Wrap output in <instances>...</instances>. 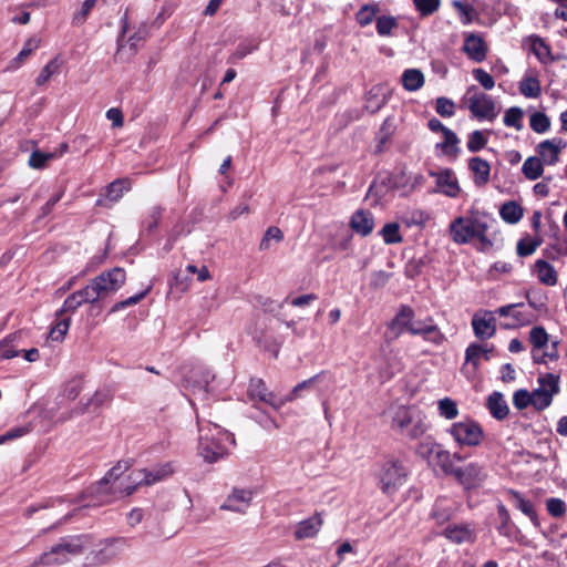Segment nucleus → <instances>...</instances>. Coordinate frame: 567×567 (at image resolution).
Instances as JSON below:
<instances>
[{"instance_id": "nucleus-1", "label": "nucleus", "mask_w": 567, "mask_h": 567, "mask_svg": "<svg viewBox=\"0 0 567 567\" xmlns=\"http://www.w3.org/2000/svg\"><path fill=\"white\" fill-rule=\"evenodd\" d=\"M493 224L494 218L491 214L471 210L468 214L453 219L449 230L454 243L463 245L477 238L480 240V249L485 251L493 248V241L486 236L487 229Z\"/></svg>"}, {"instance_id": "nucleus-2", "label": "nucleus", "mask_w": 567, "mask_h": 567, "mask_svg": "<svg viewBox=\"0 0 567 567\" xmlns=\"http://www.w3.org/2000/svg\"><path fill=\"white\" fill-rule=\"evenodd\" d=\"M197 423L199 455L206 462H217L228 453V445L234 443L233 435L210 422H203L198 419Z\"/></svg>"}, {"instance_id": "nucleus-3", "label": "nucleus", "mask_w": 567, "mask_h": 567, "mask_svg": "<svg viewBox=\"0 0 567 567\" xmlns=\"http://www.w3.org/2000/svg\"><path fill=\"white\" fill-rule=\"evenodd\" d=\"M130 468L127 461H120L114 465L104 477L97 483L91 485L86 491V497L90 498L89 506H100L112 501L124 497L120 477Z\"/></svg>"}, {"instance_id": "nucleus-4", "label": "nucleus", "mask_w": 567, "mask_h": 567, "mask_svg": "<svg viewBox=\"0 0 567 567\" xmlns=\"http://www.w3.org/2000/svg\"><path fill=\"white\" fill-rule=\"evenodd\" d=\"M391 429L410 440H416L426 433L429 423L419 408L398 405L391 411Z\"/></svg>"}, {"instance_id": "nucleus-5", "label": "nucleus", "mask_w": 567, "mask_h": 567, "mask_svg": "<svg viewBox=\"0 0 567 567\" xmlns=\"http://www.w3.org/2000/svg\"><path fill=\"white\" fill-rule=\"evenodd\" d=\"M89 542L85 536H78L72 538L62 539L59 544L53 546L49 551L44 553L34 560L31 567L55 566L69 561L72 557L83 553L87 547Z\"/></svg>"}, {"instance_id": "nucleus-6", "label": "nucleus", "mask_w": 567, "mask_h": 567, "mask_svg": "<svg viewBox=\"0 0 567 567\" xmlns=\"http://www.w3.org/2000/svg\"><path fill=\"white\" fill-rule=\"evenodd\" d=\"M125 270L121 267H114L102 271L86 286L89 287L91 297L93 296L94 300L99 301L100 299H105L115 295L125 285Z\"/></svg>"}, {"instance_id": "nucleus-7", "label": "nucleus", "mask_w": 567, "mask_h": 567, "mask_svg": "<svg viewBox=\"0 0 567 567\" xmlns=\"http://www.w3.org/2000/svg\"><path fill=\"white\" fill-rule=\"evenodd\" d=\"M377 476L381 491L392 495L405 483L408 472L398 458L388 456L380 464Z\"/></svg>"}, {"instance_id": "nucleus-8", "label": "nucleus", "mask_w": 567, "mask_h": 567, "mask_svg": "<svg viewBox=\"0 0 567 567\" xmlns=\"http://www.w3.org/2000/svg\"><path fill=\"white\" fill-rule=\"evenodd\" d=\"M461 105L478 120H491L494 116L495 103L493 97L476 86L467 89L462 97Z\"/></svg>"}, {"instance_id": "nucleus-9", "label": "nucleus", "mask_w": 567, "mask_h": 567, "mask_svg": "<svg viewBox=\"0 0 567 567\" xmlns=\"http://www.w3.org/2000/svg\"><path fill=\"white\" fill-rule=\"evenodd\" d=\"M456 444L464 446H476L483 439V430L475 421L465 419L455 422L447 430Z\"/></svg>"}, {"instance_id": "nucleus-10", "label": "nucleus", "mask_w": 567, "mask_h": 567, "mask_svg": "<svg viewBox=\"0 0 567 567\" xmlns=\"http://www.w3.org/2000/svg\"><path fill=\"white\" fill-rule=\"evenodd\" d=\"M100 546L87 556L91 565H106L116 559L126 546V539L123 537L106 538L101 542Z\"/></svg>"}, {"instance_id": "nucleus-11", "label": "nucleus", "mask_w": 567, "mask_h": 567, "mask_svg": "<svg viewBox=\"0 0 567 567\" xmlns=\"http://www.w3.org/2000/svg\"><path fill=\"white\" fill-rule=\"evenodd\" d=\"M498 317L507 319L505 322H498V326L505 329L522 327L532 321V313L525 309L523 303L499 307Z\"/></svg>"}, {"instance_id": "nucleus-12", "label": "nucleus", "mask_w": 567, "mask_h": 567, "mask_svg": "<svg viewBox=\"0 0 567 567\" xmlns=\"http://www.w3.org/2000/svg\"><path fill=\"white\" fill-rule=\"evenodd\" d=\"M493 347L482 343H471L465 351V362L462 367L463 373L471 375L476 368L484 361L491 360L493 355Z\"/></svg>"}, {"instance_id": "nucleus-13", "label": "nucleus", "mask_w": 567, "mask_h": 567, "mask_svg": "<svg viewBox=\"0 0 567 567\" xmlns=\"http://www.w3.org/2000/svg\"><path fill=\"white\" fill-rule=\"evenodd\" d=\"M409 333L421 336L425 341L435 346H440L444 341V334L432 318L414 319Z\"/></svg>"}, {"instance_id": "nucleus-14", "label": "nucleus", "mask_w": 567, "mask_h": 567, "mask_svg": "<svg viewBox=\"0 0 567 567\" xmlns=\"http://www.w3.org/2000/svg\"><path fill=\"white\" fill-rule=\"evenodd\" d=\"M475 336L485 340L494 336L496 331V317L493 311L480 310L472 319Z\"/></svg>"}, {"instance_id": "nucleus-15", "label": "nucleus", "mask_w": 567, "mask_h": 567, "mask_svg": "<svg viewBox=\"0 0 567 567\" xmlns=\"http://www.w3.org/2000/svg\"><path fill=\"white\" fill-rule=\"evenodd\" d=\"M454 476L464 487L471 488L481 485L487 473L477 463H470L464 467H457Z\"/></svg>"}, {"instance_id": "nucleus-16", "label": "nucleus", "mask_w": 567, "mask_h": 567, "mask_svg": "<svg viewBox=\"0 0 567 567\" xmlns=\"http://www.w3.org/2000/svg\"><path fill=\"white\" fill-rule=\"evenodd\" d=\"M252 497L251 489L234 488L221 504L220 509L244 514L250 506Z\"/></svg>"}, {"instance_id": "nucleus-17", "label": "nucleus", "mask_w": 567, "mask_h": 567, "mask_svg": "<svg viewBox=\"0 0 567 567\" xmlns=\"http://www.w3.org/2000/svg\"><path fill=\"white\" fill-rule=\"evenodd\" d=\"M247 393L251 400L265 402L275 409H279L285 404V399H278L272 392H269L261 379H251Z\"/></svg>"}, {"instance_id": "nucleus-18", "label": "nucleus", "mask_w": 567, "mask_h": 567, "mask_svg": "<svg viewBox=\"0 0 567 567\" xmlns=\"http://www.w3.org/2000/svg\"><path fill=\"white\" fill-rule=\"evenodd\" d=\"M322 525H323V519L321 517V514L316 513L311 517H308V518L299 522L295 526L293 536L297 540L313 538L315 536L318 535Z\"/></svg>"}, {"instance_id": "nucleus-19", "label": "nucleus", "mask_w": 567, "mask_h": 567, "mask_svg": "<svg viewBox=\"0 0 567 567\" xmlns=\"http://www.w3.org/2000/svg\"><path fill=\"white\" fill-rule=\"evenodd\" d=\"M112 400V393L110 390L101 389L96 390L94 394L86 400V402H81L74 410L76 415L84 414L86 412H93L103 405L107 404Z\"/></svg>"}, {"instance_id": "nucleus-20", "label": "nucleus", "mask_w": 567, "mask_h": 567, "mask_svg": "<svg viewBox=\"0 0 567 567\" xmlns=\"http://www.w3.org/2000/svg\"><path fill=\"white\" fill-rule=\"evenodd\" d=\"M147 468H136L130 472L126 477H120V484L122 486V495L128 496L138 486H147Z\"/></svg>"}, {"instance_id": "nucleus-21", "label": "nucleus", "mask_w": 567, "mask_h": 567, "mask_svg": "<svg viewBox=\"0 0 567 567\" xmlns=\"http://www.w3.org/2000/svg\"><path fill=\"white\" fill-rule=\"evenodd\" d=\"M463 51L471 60L482 62L486 56L487 47L480 35L471 33L465 38Z\"/></svg>"}, {"instance_id": "nucleus-22", "label": "nucleus", "mask_w": 567, "mask_h": 567, "mask_svg": "<svg viewBox=\"0 0 567 567\" xmlns=\"http://www.w3.org/2000/svg\"><path fill=\"white\" fill-rule=\"evenodd\" d=\"M436 178V185L440 190L450 197H456L460 193V186L454 173L451 169H444L439 173H430Z\"/></svg>"}, {"instance_id": "nucleus-23", "label": "nucleus", "mask_w": 567, "mask_h": 567, "mask_svg": "<svg viewBox=\"0 0 567 567\" xmlns=\"http://www.w3.org/2000/svg\"><path fill=\"white\" fill-rule=\"evenodd\" d=\"M532 271L543 285L551 287L558 281L555 267L545 259H537Z\"/></svg>"}, {"instance_id": "nucleus-24", "label": "nucleus", "mask_w": 567, "mask_h": 567, "mask_svg": "<svg viewBox=\"0 0 567 567\" xmlns=\"http://www.w3.org/2000/svg\"><path fill=\"white\" fill-rule=\"evenodd\" d=\"M350 226L357 234L368 236L373 230V216L369 210L359 209L352 215Z\"/></svg>"}, {"instance_id": "nucleus-25", "label": "nucleus", "mask_w": 567, "mask_h": 567, "mask_svg": "<svg viewBox=\"0 0 567 567\" xmlns=\"http://www.w3.org/2000/svg\"><path fill=\"white\" fill-rule=\"evenodd\" d=\"M330 382V374L327 371H321L320 373L303 380L302 382L298 383L284 399L286 402H291L300 396V392L305 389H313L318 384L323 382Z\"/></svg>"}, {"instance_id": "nucleus-26", "label": "nucleus", "mask_w": 567, "mask_h": 567, "mask_svg": "<svg viewBox=\"0 0 567 567\" xmlns=\"http://www.w3.org/2000/svg\"><path fill=\"white\" fill-rule=\"evenodd\" d=\"M414 319L413 309L409 306H402L389 327L395 330L396 334L410 332Z\"/></svg>"}, {"instance_id": "nucleus-27", "label": "nucleus", "mask_w": 567, "mask_h": 567, "mask_svg": "<svg viewBox=\"0 0 567 567\" xmlns=\"http://www.w3.org/2000/svg\"><path fill=\"white\" fill-rule=\"evenodd\" d=\"M96 302L91 297V292L89 291V287L85 286L83 289L78 290L70 295L63 302V307L60 312H74L83 303H94Z\"/></svg>"}, {"instance_id": "nucleus-28", "label": "nucleus", "mask_w": 567, "mask_h": 567, "mask_svg": "<svg viewBox=\"0 0 567 567\" xmlns=\"http://www.w3.org/2000/svg\"><path fill=\"white\" fill-rule=\"evenodd\" d=\"M561 147V140H546L542 142L538 145V154L542 162L547 165H554L557 163Z\"/></svg>"}, {"instance_id": "nucleus-29", "label": "nucleus", "mask_w": 567, "mask_h": 567, "mask_svg": "<svg viewBox=\"0 0 567 567\" xmlns=\"http://www.w3.org/2000/svg\"><path fill=\"white\" fill-rule=\"evenodd\" d=\"M549 336L543 327H534L529 332V342L533 346L532 357L533 360H543L540 352L547 347Z\"/></svg>"}, {"instance_id": "nucleus-30", "label": "nucleus", "mask_w": 567, "mask_h": 567, "mask_svg": "<svg viewBox=\"0 0 567 567\" xmlns=\"http://www.w3.org/2000/svg\"><path fill=\"white\" fill-rule=\"evenodd\" d=\"M444 535L455 544L472 543L474 539L473 530L465 525H450L445 528Z\"/></svg>"}, {"instance_id": "nucleus-31", "label": "nucleus", "mask_w": 567, "mask_h": 567, "mask_svg": "<svg viewBox=\"0 0 567 567\" xmlns=\"http://www.w3.org/2000/svg\"><path fill=\"white\" fill-rule=\"evenodd\" d=\"M174 472L175 467L172 462H167L161 465H156L152 468H147V486L168 478L174 474Z\"/></svg>"}, {"instance_id": "nucleus-32", "label": "nucleus", "mask_w": 567, "mask_h": 567, "mask_svg": "<svg viewBox=\"0 0 567 567\" xmlns=\"http://www.w3.org/2000/svg\"><path fill=\"white\" fill-rule=\"evenodd\" d=\"M402 85L409 92L420 90L424 84V75L419 69H408L403 72Z\"/></svg>"}, {"instance_id": "nucleus-33", "label": "nucleus", "mask_w": 567, "mask_h": 567, "mask_svg": "<svg viewBox=\"0 0 567 567\" xmlns=\"http://www.w3.org/2000/svg\"><path fill=\"white\" fill-rule=\"evenodd\" d=\"M131 188V183L128 179L120 178L112 182L106 186L104 196L111 203L118 202L125 192Z\"/></svg>"}, {"instance_id": "nucleus-34", "label": "nucleus", "mask_w": 567, "mask_h": 567, "mask_svg": "<svg viewBox=\"0 0 567 567\" xmlns=\"http://www.w3.org/2000/svg\"><path fill=\"white\" fill-rule=\"evenodd\" d=\"M519 92L525 97L536 99L542 93V86L539 80L530 74L524 75L519 82Z\"/></svg>"}, {"instance_id": "nucleus-35", "label": "nucleus", "mask_w": 567, "mask_h": 567, "mask_svg": "<svg viewBox=\"0 0 567 567\" xmlns=\"http://www.w3.org/2000/svg\"><path fill=\"white\" fill-rule=\"evenodd\" d=\"M524 214L523 207L516 202H506L499 209V215L508 224H517Z\"/></svg>"}, {"instance_id": "nucleus-36", "label": "nucleus", "mask_w": 567, "mask_h": 567, "mask_svg": "<svg viewBox=\"0 0 567 567\" xmlns=\"http://www.w3.org/2000/svg\"><path fill=\"white\" fill-rule=\"evenodd\" d=\"M441 447L442 445L436 443L432 437H426L417 444L415 453L429 464H432L436 452H439Z\"/></svg>"}, {"instance_id": "nucleus-37", "label": "nucleus", "mask_w": 567, "mask_h": 567, "mask_svg": "<svg viewBox=\"0 0 567 567\" xmlns=\"http://www.w3.org/2000/svg\"><path fill=\"white\" fill-rule=\"evenodd\" d=\"M468 167L474 174V179L476 184H485L487 182L491 172V166L486 161L480 157H473L470 161Z\"/></svg>"}, {"instance_id": "nucleus-38", "label": "nucleus", "mask_w": 567, "mask_h": 567, "mask_svg": "<svg viewBox=\"0 0 567 567\" xmlns=\"http://www.w3.org/2000/svg\"><path fill=\"white\" fill-rule=\"evenodd\" d=\"M522 172L529 181H536L544 173L543 162L539 157L530 156L523 164Z\"/></svg>"}, {"instance_id": "nucleus-39", "label": "nucleus", "mask_w": 567, "mask_h": 567, "mask_svg": "<svg viewBox=\"0 0 567 567\" xmlns=\"http://www.w3.org/2000/svg\"><path fill=\"white\" fill-rule=\"evenodd\" d=\"M437 412L441 417L446 420H454L460 413L456 401L447 396L437 401Z\"/></svg>"}, {"instance_id": "nucleus-40", "label": "nucleus", "mask_w": 567, "mask_h": 567, "mask_svg": "<svg viewBox=\"0 0 567 567\" xmlns=\"http://www.w3.org/2000/svg\"><path fill=\"white\" fill-rule=\"evenodd\" d=\"M507 495L511 503L523 514L530 518L535 516L533 504L528 499L524 498L523 495L515 491H507Z\"/></svg>"}, {"instance_id": "nucleus-41", "label": "nucleus", "mask_w": 567, "mask_h": 567, "mask_svg": "<svg viewBox=\"0 0 567 567\" xmlns=\"http://www.w3.org/2000/svg\"><path fill=\"white\" fill-rule=\"evenodd\" d=\"M432 464L437 465L441 470L449 475H454L457 467H454L452 462V454L444 450L443 446L436 452Z\"/></svg>"}, {"instance_id": "nucleus-42", "label": "nucleus", "mask_w": 567, "mask_h": 567, "mask_svg": "<svg viewBox=\"0 0 567 567\" xmlns=\"http://www.w3.org/2000/svg\"><path fill=\"white\" fill-rule=\"evenodd\" d=\"M530 50L542 63L547 64L553 61L549 47L540 38L532 39Z\"/></svg>"}, {"instance_id": "nucleus-43", "label": "nucleus", "mask_w": 567, "mask_h": 567, "mask_svg": "<svg viewBox=\"0 0 567 567\" xmlns=\"http://www.w3.org/2000/svg\"><path fill=\"white\" fill-rule=\"evenodd\" d=\"M39 45H40V40L37 38H31V39L27 40L22 50L11 62L10 68L18 69L21 65V63L39 48Z\"/></svg>"}, {"instance_id": "nucleus-44", "label": "nucleus", "mask_w": 567, "mask_h": 567, "mask_svg": "<svg viewBox=\"0 0 567 567\" xmlns=\"http://www.w3.org/2000/svg\"><path fill=\"white\" fill-rule=\"evenodd\" d=\"M54 159V155L51 152H42L39 150L33 151L30 154L28 164L33 169L44 168L50 161Z\"/></svg>"}, {"instance_id": "nucleus-45", "label": "nucleus", "mask_w": 567, "mask_h": 567, "mask_svg": "<svg viewBox=\"0 0 567 567\" xmlns=\"http://www.w3.org/2000/svg\"><path fill=\"white\" fill-rule=\"evenodd\" d=\"M380 235L382 236L385 244H399L403 240L402 236L400 235V227L396 223H389L383 226V228L380 231Z\"/></svg>"}, {"instance_id": "nucleus-46", "label": "nucleus", "mask_w": 567, "mask_h": 567, "mask_svg": "<svg viewBox=\"0 0 567 567\" xmlns=\"http://www.w3.org/2000/svg\"><path fill=\"white\" fill-rule=\"evenodd\" d=\"M378 13V7L375 4L362 6L355 14L357 22L361 27L369 25Z\"/></svg>"}, {"instance_id": "nucleus-47", "label": "nucleus", "mask_w": 567, "mask_h": 567, "mask_svg": "<svg viewBox=\"0 0 567 567\" xmlns=\"http://www.w3.org/2000/svg\"><path fill=\"white\" fill-rule=\"evenodd\" d=\"M529 126L536 133H545L549 130L550 121L543 112H534L529 118Z\"/></svg>"}, {"instance_id": "nucleus-48", "label": "nucleus", "mask_w": 567, "mask_h": 567, "mask_svg": "<svg viewBox=\"0 0 567 567\" xmlns=\"http://www.w3.org/2000/svg\"><path fill=\"white\" fill-rule=\"evenodd\" d=\"M539 386L537 389L549 392L555 395L559 391V378L553 373H546L538 378Z\"/></svg>"}, {"instance_id": "nucleus-49", "label": "nucleus", "mask_w": 567, "mask_h": 567, "mask_svg": "<svg viewBox=\"0 0 567 567\" xmlns=\"http://www.w3.org/2000/svg\"><path fill=\"white\" fill-rule=\"evenodd\" d=\"M256 49V45L251 41H243L238 43L234 52L228 58V63L235 64L239 60H243Z\"/></svg>"}, {"instance_id": "nucleus-50", "label": "nucleus", "mask_w": 567, "mask_h": 567, "mask_svg": "<svg viewBox=\"0 0 567 567\" xmlns=\"http://www.w3.org/2000/svg\"><path fill=\"white\" fill-rule=\"evenodd\" d=\"M523 115L524 112L520 107H511L505 112L504 124L508 127L520 130L523 127Z\"/></svg>"}, {"instance_id": "nucleus-51", "label": "nucleus", "mask_w": 567, "mask_h": 567, "mask_svg": "<svg viewBox=\"0 0 567 567\" xmlns=\"http://www.w3.org/2000/svg\"><path fill=\"white\" fill-rule=\"evenodd\" d=\"M553 396L549 392L544 390L535 389L530 393L532 405L537 410H544L550 405Z\"/></svg>"}, {"instance_id": "nucleus-52", "label": "nucleus", "mask_w": 567, "mask_h": 567, "mask_svg": "<svg viewBox=\"0 0 567 567\" xmlns=\"http://www.w3.org/2000/svg\"><path fill=\"white\" fill-rule=\"evenodd\" d=\"M416 11L422 17H427L436 12L441 6V0H412Z\"/></svg>"}, {"instance_id": "nucleus-53", "label": "nucleus", "mask_w": 567, "mask_h": 567, "mask_svg": "<svg viewBox=\"0 0 567 567\" xmlns=\"http://www.w3.org/2000/svg\"><path fill=\"white\" fill-rule=\"evenodd\" d=\"M150 290H151V287H147L145 290L141 291L140 293H136L135 296H132L127 299L115 302L112 306V308L110 309V313H115V312L123 310L127 307L137 305L142 299L145 298V296L150 292Z\"/></svg>"}, {"instance_id": "nucleus-54", "label": "nucleus", "mask_w": 567, "mask_h": 567, "mask_svg": "<svg viewBox=\"0 0 567 567\" xmlns=\"http://www.w3.org/2000/svg\"><path fill=\"white\" fill-rule=\"evenodd\" d=\"M542 239L539 238H527L520 239L517 243V255L520 257H527L535 252L538 246H540Z\"/></svg>"}, {"instance_id": "nucleus-55", "label": "nucleus", "mask_w": 567, "mask_h": 567, "mask_svg": "<svg viewBox=\"0 0 567 567\" xmlns=\"http://www.w3.org/2000/svg\"><path fill=\"white\" fill-rule=\"evenodd\" d=\"M396 27L398 22L394 17L382 16L377 19V32L381 37L390 35Z\"/></svg>"}, {"instance_id": "nucleus-56", "label": "nucleus", "mask_w": 567, "mask_h": 567, "mask_svg": "<svg viewBox=\"0 0 567 567\" xmlns=\"http://www.w3.org/2000/svg\"><path fill=\"white\" fill-rule=\"evenodd\" d=\"M59 68H60V64L58 62V59H52L49 63H47L42 68L39 76L35 80L37 84L38 85L45 84L51 79V76L59 71Z\"/></svg>"}, {"instance_id": "nucleus-57", "label": "nucleus", "mask_w": 567, "mask_h": 567, "mask_svg": "<svg viewBox=\"0 0 567 567\" xmlns=\"http://www.w3.org/2000/svg\"><path fill=\"white\" fill-rule=\"evenodd\" d=\"M282 238H284V234L278 227H275V226L269 227L260 241L259 249L268 250L270 248L271 240L279 243L282 240Z\"/></svg>"}, {"instance_id": "nucleus-58", "label": "nucleus", "mask_w": 567, "mask_h": 567, "mask_svg": "<svg viewBox=\"0 0 567 567\" xmlns=\"http://www.w3.org/2000/svg\"><path fill=\"white\" fill-rule=\"evenodd\" d=\"M16 339V336H10L0 341V360L12 359L19 354V351L12 344Z\"/></svg>"}, {"instance_id": "nucleus-59", "label": "nucleus", "mask_w": 567, "mask_h": 567, "mask_svg": "<svg viewBox=\"0 0 567 567\" xmlns=\"http://www.w3.org/2000/svg\"><path fill=\"white\" fill-rule=\"evenodd\" d=\"M392 133H393V126H392L391 120L386 118L383 122V124L377 135L379 152H381L383 150V147L385 146V144L390 141Z\"/></svg>"}, {"instance_id": "nucleus-60", "label": "nucleus", "mask_w": 567, "mask_h": 567, "mask_svg": "<svg viewBox=\"0 0 567 567\" xmlns=\"http://www.w3.org/2000/svg\"><path fill=\"white\" fill-rule=\"evenodd\" d=\"M486 144V137L483 132L474 131L470 134L468 141L466 143L467 150L470 152H478Z\"/></svg>"}, {"instance_id": "nucleus-61", "label": "nucleus", "mask_w": 567, "mask_h": 567, "mask_svg": "<svg viewBox=\"0 0 567 567\" xmlns=\"http://www.w3.org/2000/svg\"><path fill=\"white\" fill-rule=\"evenodd\" d=\"M546 507L548 513L553 517H561L566 513V503L557 497H551L546 501Z\"/></svg>"}, {"instance_id": "nucleus-62", "label": "nucleus", "mask_w": 567, "mask_h": 567, "mask_svg": "<svg viewBox=\"0 0 567 567\" xmlns=\"http://www.w3.org/2000/svg\"><path fill=\"white\" fill-rule=\"evenodd\" d=\"M70 327V319H61L50 330L49 337L54 341H61L65 337Z\"/></svg>"}, {"instance_id": "nucleus-63", "label": "nucleus", "mask_w": 567, "mask_h": 567, "mask_svg": "<svg viewBox=\"0 0 567 567\" xmlns=\"http://www.w3.org/2000/svg\"><path fill=\"white\" fill-rule=\"evenodd\" d=\"M454 102L447 97H439L436 100L435 111L443 117H451L454 115Z\"/></svg>"}, {"instance_id": "nucleus-64", "label": "nucleus", "mask_w": 567, "mask_h": 567, "mask_svg": "<svg viewBox=\"0 0 567 567\" xmlns=\"http://www.w3.org/2000/svg\"><path fill=\"white\" fill-rule=\"evenodd\" d=\"M82 391V380L73 379L68 381L63 388V395L69 400H74Z\"/></svg>"}]
</instances>
